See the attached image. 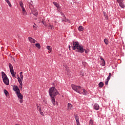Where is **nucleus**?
<instances>
[{"mask_svg":"<svg viewBox=\"0 0 125 125\" xmlns=\"http://www.w3.org/2000/svg\"><path fill=\"white\" fill-rule=\"evenodd\" d=\"M49 94L51 98V101L53 105L55 106V105H56L55 104V96L60 94L59 92L57 91V89L55 88V87H52L49 89Z\"/></svg>","mask_w":125,"mask_h":125,"instance_id":"obj_1","label":"nucleus"},{"mask_svg":"<svg viewBox=\"0 0 125 125\" xmlns=\"http://www.w3.org/2000/svg\"><path fill=\"white\" fill-rule=\"evenodd\" d=\"M71 47L73 50H76L77 52L79 53H83L84 52V48H83V45H80L79 42H73Z\"/></svg>","mask_w":125,"mask_h":125,"instance_id":"obj_2","label":"nucleus"},{"mask_svg":"<svg viewBox=\"0 0 125 125\" xmlns=\"http://www.w3.org/2000/svg\"><path fill=\"white\" fill-rule=\"evenodd\" d=\"M1 74H2V79L3 80V82L4 83H5V84H6V85H9V80L7 78V76L3 71L1 72Z\"/></svg>","mask_w":125,"mask_h":125,"instance_id":"obj_3","label":"nucleus"},{"mask_svg":"<svg viewBox=\"0 0 125 125\" xmlns=\"http://www.w3.org/2000/svg\"><path fill=\"white\" fill-rule=\"evenodd\" d=\"M71 87L72 89L76 91V92H78V93H79V94H81V92L80 91V89L82 88V87L81 86H77L75 85V84H72Z\"/></svg>","mask_w":125,"mask_h":125,"instance_id":"obj_4","label":"nucleus"},{"mask_svg":"<svg viewBox=\"0 0 125 125\" xmlns=\"http://www.w3.org/2000/svg\"><path fill=\"white\" fill-rule=\"evenodd\" d=\"M9 67L10 69V72L13 77H15V74H14V70L13 69V66H12V64L11 63H9Z\"/></svg>","mask_w":125,"mask_h":125,"instance_id":"obj_5","label":"nucleus"},{"mask_svg":"<svg viewBox=\"0 0 125 125\" xmlns=\"http://www.w3.org/2000/svg\"><path fill=\"white\" fill-rule=\"evenodd\" d=\"M16 94L19 99H23V95L20 93V91H17Z\"/></svg>","mask_w":125,"mask_h":125,"instance_id":"obj_6","label":"nucleus"},{"mask_svg":"<svg viewBox=\"0 0 125 125\" xmlns=\"http://www.w3.org/2000/svg\"><path fill=\"white\" fill-rule=\"evenodd\" d=\"M18 81L20 84L21 86H20V87H21V88H22V85H23V79H21V78H20V77H18Z\"/></svg>","mask_w":125,"mask_h":125,"instance_id":"obj_7","label":"nucleus"},{"mask_svg":"<svg viewBox=\"0 0 125 125\" xmlns=\"http://www.w3.org/2000/svg\"><path fill=\"white\" fill-rule=\"evenodd\" d=\"M13 90H14V91H16V93H17V91H20L19 88L16 85H14Z\"/></svg>","mask_w":125,"mask_h":125,"instance_id":"obj_8","label":"nucleus"},{"mask_svg":"<svg viewBox=\"0 0 125 125\" xmlns=\"http://www.w3.org/2000/svg\"><path fill=\"white\" fill-rule=\"evenodd\" d=\"M28 40L30 42H33V43H35V42H36V40L31 37H28Z\"/></svg>","mask_w":125,"mask_h":125,"instance_id":"obj_9","label":"nucleus"},{"mask_svg":"<svg viewBox=\"0 0 125 125\" xmlns=\"http://www.w3.org/2000/svg\"><path fill=\"white\" fill-rule=\"evenodd\" d=\"M84 30V28H83V26L80 25L78 27V30H79L80 32H83Z\"/></svg>","mask_w":125,"mask_h":125,"instance_id":"obj_10","label":"nucleus"},{"mask_svg":"<svg viewBox=\"0 0 125 125\" xmlns=\"http://www.w3.org/2000/svg\"><path fill=\"white\" fill-rule=\"evenodd\" d=\"M72 108H73V105L70 103L67 104V109L68 110H72Z\"/></svg>","mask_w":125,"mask_h":125,"instance_id":"obj_11","label":"nucleus"},{"mask_svg":"<svg viewBox=\"0 0 125 125\" xmlns=\"http://www.w3.org/2000/svg\"><path fill=\"white\" fill-rule=\"evenodd\" d=\"M94 108L95 109V110H99V105L97 104H95L94 105Z\"/></svg>","mask_w":125,"mask_h":125,"instance_id":"obj_12","label":"nucleus"},{"mask_svg":"<svg viewBox=\"0 0 125 125\" xmlns=\"http://www.w3.org/2000/svg\"><path fill=\"white\" fill-rule=\"evenodd\" d=\"M63 18L62 19V22H68L69 21V20L66 19V16H63Z\"/></svg>","mask_w":125,"mask_h":125,"instance_id":"obj_13","label":"nucleus"},{"mask_svg":"<svg viewBox=\"0 0 125 125\" xmlns=\"http://www.w3.org/2000/svg\"><path fill=\"white\" fill-rule=\"evenodd\" d=\"M119 6L121 7V8H125V4L124 3V2H122L121 3H119Z\"/></svg>","mask_w":125,"mask_h":125,"instance_id":"obj_14","label":"nucleus"},{"mask_svg":"<svg viewBox=\"0 0 125 125\" xmlns=\"http://www.w3.org/2000/svg\"><path fill=\"white\" fill-rule=\"evenodd\" d=\"M83 92L81 93V94H83V95H86V94H87V91L84 89H83Z\"/></svg>","mask_w":125,"mask_h":125,"instance_id":"obj_15","label":"nucleus"},{"mask_svg":"<svg viewBox=\"0 0 125 125\" xmlns=\"http://www.w3.org/2000/svg\"><path fill=\"white\" fill-rule=\"evenodd\" d=\"M53 4L56 7H57V8H59L60 7L59 6V4H58L56 2H53Z\"/></svg>","mask_w":125,"mask_h":125,"instance_id":"obj_16","label":"nucleus"},{"mask_svg":"<svg viewBox=\"0 0 125 125\" xmlns=\"http://www.w3.org/2000/svg\"><path fill=\"white\" fill-rule=\"evenodd\" d=\"M104 86V83L103 82H101L100 83H99V86L100 87H103Z\"/></svg>","mask_w":125,"mask_h":125,"instance_id":"obj_17","label":"nucleus"},{"mask_svg":"<svg viewBox=\"0 0 125 125\" xmlns=\"http://www.w3.org/2000/svg\"><path fill=\"white\" fill-rule=\"evenodd\" d=\"M32 13L33 14V15H34L35 16H37V15H38V14H39V13L38 12V11H37V10L33 11L32 12Z\"/></svg>","mask_w":125,"mask_h":125,"instance_id":"obj_18","label":"nucleus"},{"mask_svg":"<svg viewBox=\"0 0 125 125\" xmlns=\"http://www.w3.org/2000/svg\"><path fill=\"white\" fill-rule=\"evenodd\" d=\"M74 117L75 118V120H76V122L79 121V116H78V114H74Z\"/></svg>","mask_w":125,"mask_h":125,"instance_id":"obj_19","label":"nucleus"},{"mask_svg":"<svg viewBox=\"0 0 125 125\" xmlns=\"http://www.w3.org/2000/svg\"><path fill=\"white\" fill-rule=\"evenodd\" d=\"M104 15L106 20H108V15L105 12H104Z\"/></svg>","mask_w":125,"mask_h":125,"instance_id":"obj_20","label":"nucleus"},{"mask_svg":"<svg viewBox=\"0 0 125 125\" xmlns=\"http://www.w3.org/2000/svg\"><path fill=\"white\" fill-rule=\"evenodd\" d=\"M104 43H105L106 45L109 44V42L108 41V40L107 39H104Z\"/></svg>","mask_w":125,"mask_h":125,"instance_id":"obj_21","label":"nucleus"},{"mask_svg":"<svg viewBox=\"0 0 125 125\" xmlns=\"http://www.w3.org/2000/svg\"><path fill=\"white\" fill-rule=\"evenodd\" d=\"M4 93L5 94L6 96H7L8 95H9V93H8V91H7V90L6 89H4Z\"/></svg>","mask_w":125,"mask_h":125,"instance_id":"obj_22","label":"nucleus"},{"mask_svg":"<svg viewBox=\"0 0 125 125\" xmlns=\"http://www.w3.org/2000/svg\"><path fill=\"white\" fill-rule=\"evenodd\" d=\"M5 0L8 3V4L9 6H10V7H11V6H12V5H11V3L9 1V0Z\"/></svg>","mask_w":125,"mask_h":125,"instance_id":"obj_23","label":"nucleus"},{"mask_svg":"<svg viewBox=\"0 0 125 125\" xmlns=\"http://www.w3.org/2000/svg\"><path fill=\"white\" fill-rule=\"evenodd\" d=\"M54 26L53 25H51L49 23V25L48 26V29H50V30H52L53 29Z\"/></svg>","mask_w":125,"mask_h":125,"instance_id":"obj_24","label":"nucleus"},{"mask_svg":"<svg viewBox=\"0 0 125 125\" xmlns=\"http://www.w3.org/2000/svg\"><path fill=\"white\" fill-rule=\"evenodd\" d=\"M46 48L48 50H49V51H51V50H52V48L50 46H47Z\"/></svg>","mask_w":125,"mask_h":125,"instance_id":"obj_25","label":"nucleus"},{"mask_svg":"<svg viewBox=\"0 0 125 125\" xmlns=\"http://www.w3.org/2000/svg\"><path fill=\"white\" fill-rule=\"evenodd\" d=\"M35 46H36V47H38L39 49H41V44H40V43H37L35 44Z\"/></svg>","mask_w":125,"mask_h":125,"instance_id":"obj_26","label":"nucleus"},{"mask_svg":"<svg viewBox=\"0 0 125 125\" xmlns=\"http://www.w3.org/2000/svg\"><path fill=\"white\" fill-rule=\"evenodd\" d=\"M89 125H93V121L92 119H90L89 121Z\"/></svg>","mask_w":125,"mask_h":125,"instance_id":"obj_27","label":"nucleus"},{"mask_svg":"<svg viewBox=\"0 0 125 125\" xmlns=\"http://www.w3.org/2000/svg\"><path fill=\"white\" fill-rule=\"evenodd\" d=\"M20 5L21 8L24 7V4L22 2V1H20Z\"/></svg>","mask_w":125,"mask_h":125,"instance_id":"obj_28","label":"nucleus"},{"mask_svg":"<svg viewBox=\"0 0 125 125\" xmlns=\"http://www.w3.org/2000/svg\"><path fill=\"white\" fill-rule=\"evenodd\" d=\"M37 110H38V111L41 112L42 111V107H40V106H39V104H37Z\"/></svg>","mask_w":125,"mask_h":125,"instance_id":"obj_29","label":"nucleus"},{"mask_svg":"<svg viewBox=\"0 0 125 125\" xmlns=\"http://www.w3.org/2000/svg\"><path fill=\"white\" fill-rule=\"evenodd\" d=\"M112 75V74H111V73H109V75L107 77V80H110V79H111V76Z\"/></svg>","mask_w":125,"mask_h":125,"instance_id":"obj_30","label":"nucleus"},{"mask_svg":"<svg viewBox=\"0 0 125 125\" xmlns=\"http://www.w3.org/2000/svg\"><path fill=\"white\" fill-rule=\"evenodd\" d=\"M109 81H110V80H108V79H106V80L105 81V84L106 85H108V83H109Z\"/></svg>","mask_w":125,"mask_h":125,"instance_id":"obj_31","label":"nucleus"},{"mask_svg":"<svg viewBox=\"0 0 125 125\" xmlns=\"http://www.w3.org/2000/svg\"><path fill=\"white\" fill-rule=\"evenodd\" d=\"M117 1L119 3H121V2H124V0H117Z\"/></svg>","mask_w":125,"mask_h":125,"instance_id":"obj_32","label":"nucleus"},{"mask_svg":"<svg viewBox=\"0 0 125 125\" xmlns=\"http://www.w3.org/2000/svg\"><path fill=\"white\" fill-rule=\"evenodd\" d=\"M42 23L44 26H46V23H45V21H42Z\"/></svg>","mask_w":125,"mask_h":125,"instance_id":"obj_33","label":"nucleus"},{"mask_svg":"<svg viewBox=\"0 0 125 125\" xmlns=\"http://www.w3.org/2000/svg\"><path fill=\"white\" fill-rule=\"evenodd\" d=\"M102 66H105V61H103L102 62Z\"/></svg>","mask_w":125,"mask_h":125,"instance_id":"obj_34","label":"nucleus"},{"mask_svg":"<svg viewBox=\"0 0 125 125\" xmlns=\"http://www.w3.org/2000/svg\"><path fill=\"white\" fill-rule=\"evenodd\" d=\"M29 6H33V2H31L29 3Z\"/></svg>","mask_w":125,"mask_h":125,"instance_id":"obj_35","label":"nucleus"},{"mask_svg":"<svg viewBox=\"0 0 125 125\" xmlns=\"http://www.w3.org/2000/svg\"><path fill=\"white\" fill-rule=\"evenodd\" d=\"M22 13H23V15H26V14H27V12H26V11L22 12Z\"/></svg>","mask_w":125,"mask_h":125,"instance_id":"obj_36","label":"nucleus"},{"mask_svg":"<svg viewBox=\"0 0 125 125\" xmlns=\"http://www.w3.org/2000/svg\"><path fill=\"white\" fill-rule=\"evenodd\" d=\"M21 9L22 10V12L24 11H26V10H25V8H24V7H21Z\"/></svg>","mask_w":125,"mask_h":125,"instance_id":"obj_37","label":"nucleus"},{"mask_svg":"<svg viewBox=\"0 0 125 125\" xmlns=\"http://www.w3.org/2000/svg\"><path fill=\"white\" fill-rule=\"evenodd\" d=\"M76 124L77 125H81V124H80V121H76Z\"/></svg>","mask_w":125,"mask_h":125,"instance_id":"obj_38","label":"nucleus"},{"mask_svg":"<svg viewBox=\"0 0 125 125\" xmlns=\"http://www.w3.org/2000/svg\"><path fill=\"white\" fill-rule=\"evenodd\" d=\"M33 28L34 30H37V27L35 25H33Z\"/></svg>","mask_w":125,"mask_h":125,"instance_id":"obj_39","label":"nucleus"},{"mask_svg":"<svg viewBox=\"0 0 125 125\" xmlns=\"http://www.w3.org/2000/svg\"><path fill=\"white\" fill-rule=\"evenodd\" d=\"M85 49V50H84V51H85V53L87 54L88 53V52L87 51V50H85V49Z\"/></svg>","mask_w":125,"mask_h":125,"instance_id":"obj_40","label":"nucleus"},{"mask_svg":"<svg viewBox=\"0 0 125 125\" xmlns=\"http://www.w3.org/2000/svg\"><path fill=\"white\" fill-rule=\"evenodd\" d=\"M100 59H101V60H102V61H105V60H104V59H103L102 57H101V58H100Z\"/></svg>","mask_w":125,"mask_h":125,"instance_id":"obj_41","label":"nucleus"},{"mask_svg":"<svg viewBox=\"0 0 125 125\" xmlns=\"http://www.w3.org/2000/svg\"><path fill=\"white\" fill-rule=\"evenodd\" d=\"M40 114H41V116H43L44 115V114H43V112H40Z\"/></svg>","mask_w":125,"mask_h":125,"instance_id":"obj_42","label":"nucleus"},{"mask_svg":"<svg viewBox=\"0 0 125 125\" xmlns=\"http://www.w3.org/2000/svg\"><path fill=\"white\" fill-rule=\"evenodd\" d=\"M61 14L62 16V17H63L65 15V14H64V13H63L62 12H61Z\"/></svg>","mask_w":125,"mask_h":125,"instance_id":"obj_43","label":"nucleus"},{"mask_svg":"<svg viewBox=\"0 0 125 125\" xmlns=\"http://www.w3.org/2000/svg\"><path fill=\"white\" fill-rule=\"evenodd\" d=\"M23 75H20V79H21V80H23Z\"/></svg>","mask_w":125,"mask_h":125,"instance_id":"obj_44","label":"nucleus"},{"mask_svg":"<svg viewBox=\"0 0 125 125\" xmlns=\"http://www.w3.org/2000/svg\"><path fill=\"white\" fill-rule=\"evenodd\" d=\"M20 103H23V100L21 99V100H20Z\"/></svg>","mask_w":125,"mask_h":125,"instance_id":"obj_45","label":"nucleus"},{"mask_svg":"<svg viewBox=\"0 0 125 125\" xmlns=\"http://www.w3.org/2000/svg\"><path fill=\"white\" fill-rule=\"evenodd\" d=\"M55 104L56 105H57V106H58L59 105L58 102H56V101H55Z\"/></svg>","mask_w":125,"mask_h":125,"instance_id":"obj_46","label":"nucleus"},{"mask_svg":"<svg viewBox=\"0 0 125 125\" xmlns=\"http://www.w3.org/2000/svg\"><path fill=\"white\" fill-rule=\"evenodd\" d=\"M22 74H23V72H21L20 73V76L22 75Z\"/></svg>","mask_w":125,"mask_h":125,"instance_id":"obj_47","label":"nucleus"},{"mask_svg":"<svg viewBox=\"0 0 125 125\" xmlns=\"http://www.w3.org/2000/svg\"><path fill=\"white\" fill-rule=\"evenodd\" d=\"M68 47H69V48H70L71 46H70V45H69V46H68Z\"/></svg>","mask_w":125,"mask_h":125,"instance_id":"obj_48","label":"nucleus"},{"mask_svg":"<svg viewBox=\"0 0 125 125\" xmlns=\"http://www.w3.org/2000/svg\"><path fill=\"white\" fill-rule=\"evenodd\" d=\"M34 25H35V26H37V24H35V23H34Z\"/></svg>","mask_w":125,"mask_h":125,"instance_id":"obj_49","label":"nucleus"},{"mask_svg":"<svg viewBox=\"0 0 125 125\" xmlns=\"http://www.w3.org/2000/svg\"><path fill=\"white\" fill-rule=\"evenodd\" d=\"M14 61H15V60L14 59Z\"/></svg>","mask_w":125,"mask_h":125,"instance_id":"obj_50","label":"nucleus"}]
</instances>
